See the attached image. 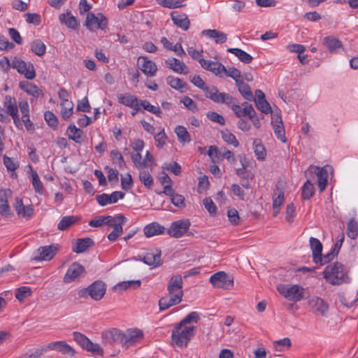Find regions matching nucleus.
Instances as JSON below:
<instances>
[{
    "instance_id": "nucleus-1",
    "label": "nucleus",
    "mask_w": 358,
    "mask_h": 358,
    "mask_svg": "<svg viewBox=\"0 0 358 358\" xmlns=\"http://www.w3.org/2000/svg\"><path fill=\"white\" fill-rule=\"evenodd\" d=\"M182 285L183 281L180 275H174L171 277L167 284V296H164L159 300L160 310H166L182 301Z\"/></svg>"
},
{
    "instance_id": "nucleus-2",
    "label": "nucleus",
    "mask_w": 358,
    "mask_h": 358,
    "mask_svg": "<svg viewBox=\"0 0 358 358\" xmlns=\"http://www.w3.org/2000/svg\"><path fill=\"white\" fill-rule=\"evenodd\" d=\"M324 278L332 285H338L349 281L348 271L340 262H336L326 266L323 271Z\"/></svg>"
},
{
    "instance_id": "nucleus-3",
    "label": "nucleus",
    "mask_w": 358,
    "mask_h": 358,
    "mask_svg": "<svg viewBox=\"0 0 358 358\" xmlns=\"http://www.w3.org/2000/svg\"><path fill=\"white\" fill-rule=\"evenodd\" d=\"M194 326L187 327L177 323L175 324L171 334V343L178 348L187 347L194 336Z\"/></svg>"
},
{
    "instance_id": "nucleus-4",
    "label": "nucleus",
    "mask_w": 358,
    "mask_h": 358,
    "mask_svg": "<svg viewBox=\"0 0 358 358\" xmlns=\"http://www.w3.org/2000/svg\"><path fill=\"white\" fill-rule=\"evenodd\" d=\"M213 287L224 289H231L234 287V278L229 276L224 271H219L210 278Z\"/></svg>"
},
{
    "instance_id": "nucleus-5",
    "label": "nucleus",
    "mask_w": 358,
    "mask_h": 358,
    "mask_svg": "<svg viewBox=\"0 0 358 358\" xmlns=\"http://www.w3.org/2000/svg\"><path fill=\"white\" fill-rule=\"evenodd\" d=\"M85 24L91 31L98 29L103 30L107 28L108 20L102 13L95 15L93 13H88Z\"/></svg>"
},
{
    "instance_id": "nucleus-6",
    "label": "nucleus",
    "mask_w": 358,
    "mask_h": 358,
    "mask_svg": "<svg viewBox=\"0 0 358 358\" xmlns=\"http://www.w3.org/2000/svg\"><path fill=\"white\" fill-rule=\"evenodd\" d=\"M11 67L17 69L18 73L23 74L29 80H33L36 77L34 65L30 62L26 63L19 57H14L11 62Z\"/></svg>"
},
{
    "instance_id": "nucleus-7",
    "label": "nucleus",
    "mask_w": 358,
    "mask_h": 358,
    "mask_svg": "<svg viewBox=\"0 0 358 358\" xmlns=\"http://www.w3.org/2000/svg\"><path fill=\"white\" fill-rule=\"evenodd\" d=\"M311 311L317 316L325 317L329 311V304L323 299L314 296L308 301Z\"/></svg>"
},
{
    "instance_id": "nucleus-8",
    "label": "nucleus",
    "mask_w": 358,
    "mask_h": 358,
    "mask_svg": "<svg viewBox=\"0 0 358 358\" xmlns=\"http://www.w3.org/2000/svg\"><path fill=\"white\" fill-rule=\"evenodd\" d=\"M278 291L285 298L291 301H299L303 298V288L299 285H294L289 287H278Z\"/></svg>"
},
{
    "instance_id": "nucleus-9",
    "label": "nucleus",
    "mask_w": 358,
    "mask_h": 358,
    "mask_svg": "<svg viewBox=\"0 0 358 358\" xmlns=\"http://www.w3.org/2000/svg\"><path fill=\"white\" fill-rule=\"evenodd\" d=\"M190 225V222L187 219L178 220L171 223L167 233L170 236L178 238L189 230Z\"/></svg>"
},
{
    "instance_id": "nucleus-10",
    "label": "nucleus",
    "mask_w": 358,
    "mask_h": 358,
    "mask_svg": "<svg viewBox=\"0 0 358 358\" xmlns=\"http://www.w3.org/2000/svg\"><path fill=\"white\" fill-rule=\"evenodd\" d=\"M87 293L92 299L99 301L103 298L106 293V285L102 281H96L90 285L86 290L79 292L80 296H84Z\"/></svg>"
},
{
    "instance_id": "nucleus-11",
    "label": "nucleus",
    "mask_w": 358,
    "mask_h": 358,
    "mask_svg": "<svg viewBox=\"0 0 358 358\" xmlns=\"http://www.w3.org/2000/svg\"><path fill=\"white\" fill-rule=\"evenodd\" d=\"M85 273V269L78 262H73L68 268L63 281L65 283H70L76 282L80 280V278L84 276Z\"/></svg>"
},
{
    "instance_id": "nucleus-12",
    "label": "nucleus",
    "mask_w": 358,
    "mask_h": 358,
    "mask_svg": "<svg viewBox=\"0 0 358 358\" xmlns=\"http://www.w3.org/2000/svg\"><path fill=\"white\" fill-rule=\"evenodd\" d=\"M143 334L141 330L138 329H127L126 331H122V345L126 348L133 345L136 342L142 340Z\"/></svg>"
},
{
    "instance_id": "nucleus-13",
    "label": "nucleus",
    "mask_w": 358,
    "mask_h": 358,
    "mask_svg": "<svg viewBox=\"0 0 358 358\" xmlns=\"http://www.w3.org/2000/svg\"><path fill=\"white\" fill-rule=\"evenodd\" d=\"M102 343L105 347H111L115 344L122 345V331L112 329L101 334Z\"/></svg>"
},
{
    "instance_id": "nucleus-14",
    "label": "nucleus",
    "mask_w": 358,
    "mask_h": 358,
    "mask_svg": "<svg viewBox=\"0 0 358 358\" xmlns=\"http://www.w3.org/2000/svg\"><path fill=\"white\" fill-rule=\"evenodd\" d=\"M137 64L141 71L147 76H154L157 71L156 64L145 57H139L138 58Z\"/></svg>"
},
{
    "instance_id": "nucleus-15",
    "label": "nucleus",
    "mask_w": 358,
    "mask_h": 358,
    "mask_svg": "<svg viewBox=\"0 0 358 358\" xmlns=\"http://www.w3.org/2000/svg\"><path fill=\"white\" fill-rule=\"evenodd\" d=\"M57 250V245L40 247L37 250L38 256L34 257V259L36 261H50L55 256Z\"/></svg>"
},
{
    "instance_id": "nucleus-16",
    "label": "nucleus",
    "mask_w": 358,
    "mask_h": 358,
    "mask_svg": "<svg viewBox=\"0 0 358 358\" xmlns=\"http://www.w3.org/2000/svg\"><path fill=\"white\" fill-rule=\"evenodd\" d=\"M118 101L123 105L135 109V112H131V115L133 116H134L140 110V101L136 96L129 93L121 94L118 95Z\"/></svg>"
},
{
    "instance_id": "nucleus-17",
    "label": "nucleus",
    "mask_w": 358,
    "mask_h": 358,
    "mask_svg": "<svg viewBox=\"0 0 358 358\" xmlns=\"http://www.w3.org/2000/svg\"><path fill=\"white\" fill-rule=\"evenodd\" d=\"M312 169L315 170V174L317 177V185L321 192L324 191L327 185L328 173L324 168L310 166L307 171H306V177H308V173H312Z\"/></svg>"
},
{
    "instance_id": "nucleus-18",
    "label": "nucleus",
    "mask_w": 358,
    "mask_h": 358,
    "mask_svg": "<svg viewBox=\"0 0 358 358\" xmlns=\"http://www.w3.org/2000/svg\"><path fill=\"white\" fill-rule=\"evenodd\" d=\"M199 62L204 69L211 71L216 76L222 77L221 73L222 71H227L226 67L221 63L215 62L210 60L204 59H199Z\"/></svg>"
},
{
    "instance_id": "nucleus-19",
    "label": "nucleus",
    "mask_w": 358,
    "mask_h": 358,
    "mask_svg": "<svg viewBox=\"0 0 358 358\" xmlns=\"http://www.w3.org/2000/svg\"><path fill=\"white\" fill-rule=\"evenodd\" d=\"M50 350H55L63 355L73 357L75 355V350L64 341H55L50 343L46 347Z\"/></svg>"
},
{
    "instance_id": "nucleus-20",
    "label": "nucleus",
    "mask_w": 358,
    "mask_h": 358,
    "mask_svg": "<svg viewBox=\"0 0 358 358\" xmlns=\"http://www.w3.org/2000/svg\"><path fill=\"white\" fill-rule=\"evenodd\" d=\"M231 108L236 115L240 119L242 117H249L255 114V110L252 104L248 103V102L243 103L241 106L238 104H233Z\"/></svg>"
},
{
    "instance_id": "nucleus-21",
    "label": "nucleus",
    "mask_w": 358,
    "mask_h": 358,
    "mask_svg": "<svg viewBox=\"0 0 358 358\" xmlns=\"http://www.w3.org/2000/svg\"><path fill=\"white\" fill-rule=\"evenodd\" d=\"M19 87L22 90L35 98L42 97L44 95L43 91L38 86L28 81H21Z\"/></svg>"
},
{
    "instance_id": "nucleus-22",
    "label": "nucleus",
    "mask_w": 358,
    "mask_h": 358,
    "mask_svg": "<svg viewBox=\"0 0 358 358\" xmlns=\"http://www.w3.org/2000/svg\"><path fill=\"white\" fill-rule=\"evenodd\" d=\"M166 66L174 72L180 74H187L188 68L186 64L176 58H171L165 61Z\"/></svg>"
},
{
    "instance_id": "nucleus-23",
    "label": "nucleus",
    "mask_w": 358,
    "mask_h": 358,
    "mask_svg": "<svg viewBox=\"0 0 358 358\" xmlns=\"http://www.w3.org/2000/svg\"><path fill=\"white\" fill-rule=\"evenodd\" d=\"M171 16L173 23L178 27L185 31L189 28L190 22L186 14L174 11L171 13Z\"/></svg>"
},
{
    "instance_id": "nucleus-24",
    "label": "nucleus",
    "mask_w": 358,
    "mask_h": 358,
    "mask_svg": "<svg viewBox=\"0 0 358 358\" xmlns=\"http://www.w3.org/2000/svg\"><path fill=\"white\" fill-rule=\"evenodd\" d=\"M143 262L151 266L157 267L161 265V251L155 250L146 253V255L142 259Z\"/></svg>"
},
{
    "instance_id": "nucleus-25",
    "label": "nucleus",
    "mask_w": 358,
    "mask_h": 358,
    "mask_svg": "<svg viewBox=\"0 0 358 358\" xmlns=\"http://www.w3.org/2000/svg\"><path fill=\"white\" fill-rule=\"evenodd\" d=\"M122 219L116 220V223L112 226L113 230L108 235V239L109 241H115L122 234V225L126 222L127 218L124 215L122 216Z\"/></svg>"
},
{
    "instance_id": "nucleus-26",
    "label": "nucleus",
    "mask_w": 358,
    "mask_h": 358,
    "mask_svg": "<svg viewBox=\"0 0 358 358\" xmlns=\"http://www.w3.org/2000/svg\"><path fill=\"white\" fill-rule=\"evenodd\" d=\"M146 237L163 234L165 232V228L157 222H152L146 225L143 229Z\"/></svg>"
},
{
    "instance_id": "nucleus-27",
    "label": "nucleus",
    "mask_w": 358,
    "mask_h": 358,
    "mask_svg": "<svg viewBox=\"0 0 358 358\" xmlns=\"http://www.w3.org/2000/svg\"><path fill=\"white\" fill-rule=\"evenodd\" d=\"M202 34L208 38L215 39L216 43H224L227 39L226 34L217 29H206L202 31Z\"/></svg>"
},
{
    "instance_id": "nucleus-28",
    "label": "nucleus",
    "mask_w": 358,
    "mask_h": 358,
    "mask_svg": "<svg viewBox=\"0 0 358 358\" xmlns=\"http://www.w3.org/2000/svg\"><path fill=\"white\" fill-rule=\"evenodd\" d=\"M310 245L313 251V261L318 264V260H320V255L322 252V245L318 239L313 237L310 238Z\"/></svg>"
},
{
    "instance_id": "nucleus-29",
    "label": "nucleus",
    "mask_w": 358,
    "mask_h": 358,
    "mask_svg": "<svg viewBox=\"0 0 358 358\" xmlns=\"http://www.w3.org/2000/svg\"><path fill=\"white\" fill-rule=\"evenodd\" d=\"M76 241V246L73 249V251L78 254L85 252L94 245V241L90 238H78Z\"/></svg>"
},
{
    "instance_id": "nucleus-30",
    "label": "nucleus",
    "mask_w": 358,
    "mask_h": 358,
    "mask_svg": "<svg viewBox=\"0 0 358 358\" xmlns=\"http://www.w3.org/2000/svg\"><path fill=\"white\" fill-rule=\"evenodd\" d=\"M358 299L356 292H346L340 295L341 302L346 307H351Z\"/></svg>"
},
{
    "instance_id": "nucleus-31",
    "label": "nucleus",
    "mask_w": 358,
    "mask_h": 358,
    "mask_svg": "<svg viewBox=\"0 0 358 358\" xmlns=\"http://www.w3.org/2000/svg\"><path fill=\"white\" fill-rule=\"evenodd\" d=\"M166 81L171 87L180 91V92H184L187 90V84L178 78L168 76L166 78Z\"/></svg>"
},
{
    "instance_id": "nucleus-32",
    "label": "nucleus",
    "mask_w": 358,
    "mask_h": 358,
    "mask_svg": "<svg viewBox=\"0 0 358 358\" xmlns=\"http://www.w3.org/2000/svg\"><path fill=\"white\" fill-rule=\"evenodd\" d=\"M59 20L62 24H64L69 28L72 29H76L78 25L76 18L71 15L69 12L60 14Z\"/></svg>"
},
{
    "instance_id": "nucleus-33",
    "label": "nucleus",
    "mask_w": 358,
    "mask_h": 358,
    "mask_svg": "<svg viewBox=\"0 0 358 358\" xmlns=\"http://www.w3.org/2000/svg\"><path fill=\"white\" fill-rule=\"evenodd\" d=\"M236 85L238 86L239 92L245 99L248 101L253 100L254 96L248 85L245 84L243 80H236Z\"/></svg>"
},
{
    "instance_id": "nucleus-34",
    "label": "nucleus",
    "mask_w": 358,
    "mask_h": 358,
    "mask_svg": "<svg viewBox=\"0 0 358 358\" xmlns=\"http://www.w3.org/2000/svg\"><path fill=\"white\" fill-rule=\"evenodd\" d=\"M0 214L4 216L10 215V208L8 203L6 191H0Z\"/></svg>"
},
{
    "instance_id": "nucleus-35",
    "label": "nucleus",
    "mask_w": 358,
    "mask_h": 358,
    "mask_svg": "<svg viewBox=\"0 0 358 358\" xmlns=\"http://www.w3.org/2000/svg\"><path fill=\"white\" fill-rule=\"evenodd\" d=\"M228 52L235 55L240 61L245 64H250L252 61V57L239 48H229Z\"/></svg>"
},
{
    "instance_id": "nucleus-36",
    "label": "nucleus",
    "mask_w": 358,
    "mask_h": 358,
    "mask_svg": "<svg viewBox=\"0 0 358 358\" xmlns=\"http://www.w3.org/2000/svg\"><path fill=\"white\" fill-rule=\"evenodd\" d=\"M79 220V217L76 216H65L62 218L58 224V229L64 231L69 229L71 225L74 224Z\"/></svg>"
},
{
    "instance_id": "nucleus-37",
    "label": "nucleus",
    "mask_w": 358,
    "mask_h": 358,
    "mask_svg": "<svg viewBox=\"0 0 358 358\" xmlns=\"http://www.w3.org/2000/svg\"><path fill=\"white\" fill-rule=\"evenodd\" d=\"M69 138L74 141L76 143H81L83 141L82 135L83 131L77 128L75 125H70L68 128Z\"/></svg>"
},
{
    "instance_id": "nucleus-38",
    "label": "nucleus",
    "mask_w": 358,
    "mask_h": 358,
    "mask_svg": "<svg viewBox=\"0 0 358 358\" xmlns=\"http://www.w3.org/2000/svg\"><path fill=\"white\" fill-rule=\"evenodd\" d=\"M178 141L181 143H187L191 141L190 135L187 129L183 126H177L175 129Z\"/></svg>"
},
{
    "instance_id": "nucleus-39",
    "label": "nucleus",
    "mask_w": 358,
    "mask_h": 358,
    "mask_svg": "<svg viewBox=\"0 0 358 358\" xmlns=\"http://www.w3.org/2000/svg\"><path fill=\"white\" fill-rule=\"evenodd\" d=\"M141 285V280H128L117 283L113 287V290H119L120 292L125 291L130 287H138Z\"/></svg>"
},
{
    "instance_id": "nucleus-40",
    "label": "nucleus",
    "mask_w": 358,
    "mask_h": 358,
    "mask_svg": "<svg viewBox=\"0 0 358 358\" xmlns=\"http://www.w3.org/2000/svg\"><path fill=\"white\" fill-rule=\"evenodd\" d=\"M254 152L259 160H264L266 157V150L264 146L262 144L261 141L255 139L253 141Z\"/></svg>"
},
{
    "instance_id": "nucleus-41",
    "label": "nucleus",
    "mask_w": 358,
    "mask_h": 358,
    "mask_svg": "<svg viewBox=\"0 0 358 358\" xmlns=\"http://www.w3.org/2000/svg\"><path fill=\"white\" fill-rule=\"evenodd\" d=\"M242 167L236 169V175L243 180H250L255 178V175L251 173L250 170L246 169L245 165L243 164V160L241 159Z\"/></svg>"
},
{
    "instance_id": "nucleus-42",
    "label": "nucleus",
    "mask_w": 358,
    "mask_h": 358,
    "mask_svg": "<svg viewBox=\"0 0 358 358\" xmlns=\"http://www.w3.org/2000/svg\"><path fill=\"white\" fill-rule=\"evenodd\" d=\"M347 235L352 239H355L358 235V222L353 218L347 224Z\"/></svg>"
},
{
    "instance_id": "nucleus-43",
    "label": "nucleus",
    "mask_w": 358,
    "mask_h": 358,
    "mask_svg": "<svg viewBox=\"0 0 358 358\" xmlns=\"http://www.w3.org/2000/svg\"><path fill=\"white\" fill-rule=\"evenodd\" d=\"M31 50L38 56H43L45 53L46 46L41 40H35L31 43Z\"/></svg>"
},
{
    "instance_id": "nucleus-44",
    "label": "nucleus",
    "mask_w": 358,
    "mask_h": 358,
    "mask_svg": "<svg viewBox=\"0 0 358 358\" xmlns=\"http://www.w3.org/2000/svg\"><path fill=\"white\" fill-rule=\"evenodd\" d=\"M61 115L64 120H68L73 113V103L71 101L61 103Z\"/></svg>"
},
{
    "instance_id": "nucleus-45",
    "label": "nucleus",
    "mask_w": 358,
    "mask_h": 358,
    "mask_svg": "<svg viewBox=\"0 0 358 358\" xmlns=\"http://www.w3.org/2000/svg\"><path fill=\"white\" fill-rule=\"evenodd\" d=\"M314 193L315 188L313 184L310 182L309 179H308L302 187V198L304 200L309 199L313 196Z\"/></svg>"
},
{
    "instance_id": "nucleus-46",
    "label": "nucleus",
    "mask_w": 358,
    "mask_h": 358,
    "mask_svg": "<svg viewBox=\"0 0 358 358\" xmlns=\"http://www.w3.org/2000/svg\"><path fill=\"white\" fill-rule=\"evenodd\" d=\"M324 42L330 52H333L337 48L342 47L341 42L338 38L332 36L324 37Z\"/></svg>"
},
{
    "instance_id": "nucleus-47",
    "label": "nucleus",
    "mask_w": 358,
    "mask_h": 358,
    "mask_svg": "<svg viewBox=\"0 0 358 358\" xmlns=\"http://www.w3.org/2000/svg\"><path fill=\"white\" fill-rule=\"evenodd\" d=\"M160 6L168 8H177L185 6L182 0H156Z\"/></svg>"
},
{
    "instance_id": "nucleus-48",
    "label": "nucleus",
    "mask_w": 358,
    "mask_h": 358,
    "mask_svg": "<svg viewBox=\"0 0 358 358\" xmlns=\"http://www.w3.org/2000/svg\"><path fill=\"white\" fill-rule=\"evenodd\" d=\"M212 101L215 103H222L229 105L233 103L234 98L229 94L220 92L218 96H212Z\"/></svg>"
},
{
    "instance_id": "nucleus-49",
    "label": "nucleus",
    "mask_w": 358,
    "mask_h": 358,
    "mask_svg": "<svg viewBox=\"0 0 358 358\" xmlns=\"http://www.w3.org/2000/svg\"><path fill=\"white\" fill-rule=\"evenodd\" d=\"M139 179L144 186L150 189L153 185V178L149 172L143 171L139 173Z\"/></svg>"
},
{
    "instance_id": "nucleus-50",
    "label": "nucleus",
    "mask_w": 358,
    "mask_h": 358,
    "mask_svg": "<svg viewBox=\"0 0 358 358\" xmlns=\"http://www.w3.org/2000/svg\"><path fill=\"white\" fill-rule=\"evenodd\" d=\"M110 156L112 157L113 163L117 165L119 168L123 169L126 166V164L124 161L122 155L119 151L115 150H111Z\"/></svg>"
},
{
    "instance_id": "nucleus-51",
    "label": "nucleus",
    "mask_w": 358,
    "mask_h": 358,
    "mask_svg": "<svg viewBox=\"0 0 358 358\" xmlns=\"http://www.w3.org/2000/svg\"><path fill=\"white\" fill-rule=\"evenodd\" d=\"M141 106H143V108L145 110L156 115L157 117H161L162 111L158 106H152L148 101H147L145 100L140 101L139 107Z\"/></svg>"
},
{
    "instance_id": "nucleus-52",
    "label": "nucleus",
    "mask_w": 358,
    "mask_h": 358,
    "mask_svg": "<svg viewBox=\"0 0 358 358\" xmlns=\"http://www.w3.org/2000/svg\"><path fill=\"white\" fill-rule=\"evenodd\" d=\"M222 137L226 143L233 145L235 148L238 147L239 143L236 136L228 130L222 131Z\"/></svg>"
},
{
    "instance_id": "nucleus-53",
    "label": "nucleus",
    "mask_w": 358,
    "mask_h": 358,
    "mask_svg": "<svg viewBox=\"0 0 358 358\" xmlns=\"http://www.w3.org/2000/svg\"><path fill=\"white\" fill-rule=\"evenodd\" d=\"M31 294V288L29 287H20L16 289L15 297L20 301H22L26 297Z\"/></svg>"
},
{
    "instance_id": "nucleus-54",
    "label": "nucleus",
    "mask_w": 358,
    "mask_h": 358,
    "mask_svg": "<svg viewBox=\"0 0 358 358\" xmlns=\"http://www.w3.org/2000/svg\"><path fill=\"white\" fill-rule=\"evenodd\" d=\"M73 336L75 341L83 349H85L90 343V340L81 333L73 332Z\"/></svg>"
},
{
    "instance_id": "nucleus-55",
    "label": "nucleus",
    "mask_w": 358,
    "mask_h": 358,
    "mask_svg": "<svg viewBox=\"0 0 358 358\" xmlns=\"http://www.w3.org/2000/svg\"><path fill=\"white\" fill-rule=\"evenodd\" d=\"M32 185L35 191L39 194L43 193V184L36 171L31 170Z\"/></svg>"
},
{
    "instance_id": "nucleus-56",
    "label": "nucleus",
    "mask_w": 358,
    "mask_h": 358,
    "mask_svg": "<svg viewBox=\"0 0 358 358\" xmlns=\"http://www.w3.org/2000/svg\"><path fill=\"white\" fill-rule=\"evenodd\" d=\"M88 352H92L94 355L103 356V350L98 343H94L91 341L88 343L87 347L85 348Z\"/></svg>"
},
{
    "instance_id": "nucleus-57",
    "label": "nucleus",
    "mask_w": 358,
    "mask_h": 358,
    "mask_svg": "<svg viewBox=\"0 0 358 358\" xmlns=\"http://www.w3.org/2000/svg\"><path fill=\"white\" fill-rule=\"evenodd\" d=\"M5 106L6 108L7 113L10 116L15 115V113H18L17 107L15 105V103H13L10 96L6 97Z\"/></svg>"
},
{
    "instance_id": "nucleus-58",
    "label": "nucleus",
    "mask_w": 358,
    "mask_h": 358,
    "mask_svg": "<svg viewBox=\"0 0 358 358\" xmlns=\"http://www.w3.org/2000/svg\"><path fill=\"white\" fill-rule=\"evenodd\" d=\"M203 205L211 216H215L217 214V207L210 198L203 199Z\"/></svg>"
},
{
    "instance_id": "nucleus-59",
    "label": "nucleus",
    "mask_w": 358,
    "mask_h": 358,
    "mask_svg": "<svg viewBox=\"0 0 358 358\" xmlns=\"http://www.w3.org/2000/svg\"><path fill=\"white\" fill-rule=\"evenodd\" d=\"M292 345L291 340L289 338H284L280 340H278L273 342V347L276 351L281 352L282 349L278 348V347H285L286 348H289Z\"/></svg>"
},
{
    "instance_id": "nucleus-60",
    "label": "nucleus",
    "mask_w": 358,
    "mask_h": 358,
    "mask_svg": "<svg viewBox=\"0 0 358 358\" xmlns=\"http://www.w3.org/2000/svg\"><path fill=\"white\" fill-rule=\"evenodd\" d=\"M274 133L277 138L282 142L285 143L287 139L285 137V131L283 127V124L273 125Z\"/></svg>"
},
{
    "instance_id": "nucleus-61",
    "label": "nucleus",
    "mask_w": 358,
    "mask_h": 358,
    "mask_svg": "<svg viewBox=\"0 0 358 358\" xmlns=\"http://www.w3.org/2000/svg\"><path fill=\"white\" fill-rule=\"evenodd\" d=\"M163 169H166L168 171H170L176 176H179L181 173V166L176 162L171 163H165L163 165Z\"/></svg>"
},
{
    "instance_id": "nucleus-62",
    "label": "nucleus",
    "mask_w": 358,
    "mask_h": 358,
    "mask_svg": "<svg viewBox=\"0 0 358 358\" xmlns=\"http://www.w3.org/2000/svg\"><path fill=\"white\" fill-rule=\"evenodd\" d=\"M227 216L229 222L233 225H238L240 223V217L238 211L235 208L228 210Z\"/></svg>"
},
{
    "instance_id": "nucleus-63",
    "label": "nucleus",
    "mask_w": 358,
    "mask_h": 358,
    "mask_svg": "<svg viewBox=\"0 0 358 358\" xmlns=\"http://www.w3.org/2000/svg\"><path fill=\"white\" fill-rule=\"evenodd\" d=\"M3 164L8 171H15L19 166L17 162H15L12 158L4 155L3 157Z\"/></svg>"
},
{
    "instance_id": "nucleus-64",
    "label": "nucleus",
    "mask_w": 358,
    "mask_h": 358,
    "mask_svg": "<svg viewBox=\"0 0 358 358\" xmlns=\"http://www.w3.org/2000/svg\"><path fill=\"white\" fill-rule=\"evenodd\" d=\"M44 117L50 127L55 128L57 126L58 120L53 113L50 111H46L44 113Z\"/></svg>"
}]
</instances>
